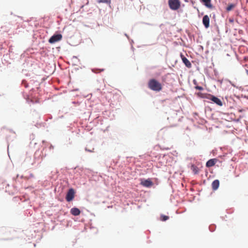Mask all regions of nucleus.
<instances>
[{"mask_svg":"<svg viewBox=\"0 0 248 248\" xmlns=\"http://www.w3.org/2000/svg\"><path fill=\"white\" fill-rule=\"evenodd\" d=\"M217 162V159L216 158L211 159L206 162V166L207 167H212L215 165Z\"/></svg>","mask_w":248,"mask_h":248,"instance_id":"nucleus-9","label":"nucleus"},{"mask_svg":"<svg viewBox=\"0 0 248 248\" xmlns=\"http://www.w3.org/2000/svg\"><path fill=\"white\" fill-rule=\"evenodd\" d=\"M219 186V181L218 180H214L212 184V187L213 190H217Z\"/></svg>","mask_w":248,"mask_h":248,"instance_id":"nucleus-11","label":"nucleus"},{"mask_svg":"<svg viewBox=\"0 0 248 248\" xmlns=\"http://www.w3.org/2000/svg\"><path fill=\"white\" fill-rule=\"evenodd\" d=\"M140 184L143 186L150 187L153 185V183L150 179H147L141 181Z\"/></svg>","mask_w":248,"mask_h":248,"instance_id":"nucleus-6","label":"nucleus"},{"mask_svg":"<svg viewBox=\"0 0 248 248\" xmlns=\"http://www.w3.org/2000/svg\"><path fill=\"white\" fill-rule=\"evenodd\" d=\"M235 7V5L233 4H229L227 8H226V10L227 11H230L231 10H232L234 7Z\"/></svg>","mask_w":248,"mask_h":248,"instance_id":"nucleus-15","label":"nucleus"},{"mask_svg":"<svg viewBox=\"0 0 248 248\" xmlns=\"http://www.w3.org/2000/svg\"><path fill=\"white\" fill-rule=\"evenodd\" d=\"M204 4L209 8H212V5L211 3V0H201Z\"/></svg>","mask_w":248,"mask_h":248,"instance_id":"nucleus-12","label":"nucleus"},{"mask_svg":"<svg viewBox=\"0 0 248 248\" xmlns=\"http://www.w3.org/2000/svg\"><path fill=\"white\" fill-rule=\"evenodd\" d=\"M75 196V191L73 188L70 189L66 196V200L67 202H70L73 200Z\"/></svg>","mask_w":248,"mask_h":248,"instance_id":"nucleus-5","label":"nucleus"},{"mask_svg":"<svg viewBox=\"0 0 248 248\" xmlns=\"http://www.w3.org/2000/svg\"><path fill=\"white\" fill-rule=\"evenodd\" d=\"M193 83L196 86L195 87L196 89L200 90V91H202L203 90V88L202 87L198 86V82L196 79H194L193 80Z\"/></svg>","mask_w":248,"mask_h":248,"instance_id":"nucleus-14","label":"nucleus"},{"mask_svg":"<svg viewBox=\"0 0 248 248\" xmlns=\"http://www.w3.org/2000/svg\"><path fill=\"white\" fill-rule=\"evenodd\" d=\"M191 168V170H192L193 173L194 174H197L199 173V169L198 168V167H197L195 165H194V164L192 165L191 166V168Z\"/></svg>","mask_w":248,"mask_h":248,"instance_id":"nucleus-13","label":"nucleus"},{"mask_svg":"<svg viewBox=\"0 0 248 248\" xmlns=\"http://www.w3.org/2000/svg\"><path fill=\"white\" fill-rule=\"evenodd\" d=\"M148 86L149 88L151 90L156 92H159L162 89L161 84L154 78L151 79L149 81Z\"/></svg>","mask_w":248,"mask_h":248,"instance_id":"nucleus-1","label":"nucleus"},{"mask_svg":"<svg viewBox=\"0 0 248 248\" xmlns=\"http://www.w3.org/2000/svg\"><path fill=\"white\" fill-rule=\"evenodd\" d=\"M185 1H186V0H185Z\"/></svg>","mask_w":248,"mask_h":248,"instance_id":"nucleus-18","label":"nucleus"},{"mask_svg":"<svg viewBox=\"0 0 248 248\" xmlns=\"http://www.w3.org/2000/svg\"><path fill=\"white\" fill-rule=\"evenodd\" d=\"M168 4L170 8L172 10H177L181 6L179 0H169Z\"/></svg>","mask_w":248,"mask_h":248,"instance_id":"nucleus-2","label":"nucleus"},{"mask_svg":"<svg viewBox=\"0 0 248 248\" xmlns=\"http://www.w3.org/2000/svg\"><path fill=\"white\" fill-rule=\"evenodd\" d=\"M62 39V35L61 34H54L52 36H51L48 42L50 44H54L56 42H57L60 41Z\"/></svg>","mask_w":248,"mask_h":248,"instance_id":"nucleus-4","label":"nucleus"},{"mask_svg":"<svg viewBox=\"0 0 248 248\" xmlns=\"http://www.w3.org/2000/svg\"><path fill=\"white\" fill-rule=\"evenodd\" d=\"M108 0H97V2L100 3H107Z\"/></svg>","mask_w":248,"mask_h":248,"instance_id":"nucleus-17","label":"nucleus"},{"mask_svg":"<svg viewBox=\"0 0 248 248\" xmlns=\"http://www.w3.org/2000/svg\"><path fill=\"white\" fill-rule=\"evenodd\" d=\"M202 97L207 98L209 100L212 101L214 103L216 104L219 106H222V102L221 100L218 98L210 94H205Z\"/></svg>","mask_w":248,"mask_h":248,"instance_id":"nucleus-3","label":"nucleus"},{"mask_svg":"<svg viewBox=\"0 0 248 248\" xmlns=\"http://www.w3.org/2000/svg\"><path fill=\"white\" fill-rule=\"evenodd\" d=\"M70 213L74 216H78L80 213V211L77 208H72L70 210Z\"/></svg>","mask_w":248,"mask_h":248,"instance_id":"nucleus-10","label":"nucleus"},{"mask_svg":"<svg viewBox=\"0 0 248 248\" xmlns=\"http://www.w3.org/2000/svg\"><path fill=\"white\" fill-rule=\"evenodd\" d=\"M161 220L162 221H166L167 220H168L169 218V217L168 216H165V215H161Z\"/></svg>","mask_w":248,"mask_h":248,"instance_id":"nucleus-16","label":"nucleus"},{"mask_svg":"<svg viewBox=\"0 0 248 248\" xmlns=\"http://www.w3.org/2000/svg\"><path fill=\"white\" fill-rule=\"evenodd\" d=\"M202 23L205 28L209 27L210 18L208 16L205 15L202 18Z\"/></svg>","mask_w":248,"mask_h":248,"instance_id":"nucleus-7","label":"nucleus"},{"mask_svg":"<svg viewBox=\"0 0 248 248\" xmlns=\"http://www.w3.org/2000/svg\"><path fill=\"white\" fill-rule=\"evenodd\" d=\"M181 57L182 61L185 63V65L188 68H190L191 67V63L189 60L182 54L181 55Z\"/></svg>","mask_w":248,"mask_h":248,"instance_id":"nucleus-8","label":"nucleus"}]
</instances>
